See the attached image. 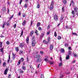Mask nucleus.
I'll return each mask as SVG.
<instances>
[{
  "mask_svg": "<svg viewBox=\"0 0 78 78\" xmlns=\"http://www.w3.org/2000/svg\"><path fill=\"white\" fill-rule=\"evenodd\" d=\"M68 48H69V50H72V49H71V47H69Z\"/></svg>",
  "mask_w": 78,
  "mask_h": 78,
  "instance_id": "64",
  "label": "nucleus"
},
{
  "mask_svg": "<svg viewBox=\"0 0 78 78\" xmlns=\"http://www.w3.org/2000/svg\"><path fill=\"white\" fill-rule=\"evenodd\" d=\"M36 45V40H34L32 43V47H34Z\"/></svg>",
  "mask_w": 78,
  "mask_h": 78,
  "instance_id": "3",
  "label": "nucleus"
},
{
  "mask_svg": "<svg viewBox=\"0 0 78 78\" xmlns=\"http://www.w3.org/2000/svg\"><path fill=\"white\" fill-rule=\"evenodd\" d=\"M35 57L36 59H38V58H41V56L40 55H35Z\"/></svg>",
  "mask_w": 78,
  "mask_h": 78,
  "instance_id": "6",
  "label": "nucleus"
},
{
  "mask_svg": "<svg viewBox=\"0 0 78 78\" xmlns=\"http://www.w3.org/2000/svg\"><path fill=\"white\" fill-rule=\"evenodd\" d=\"M42 61V59H38L36 60L37 62H41Z\"/></svg>",
  "mask_w": 78,
  "mask_h": 78,
  "instance_id": "11",
  "label": "nucleus"
},
{
  "mask_svg": "<svg viewBox=\"0 0 78 78\" xmlns=\"http://www.w3.org/2000/svg\"><path fill=\"white\" fill-rule=\"evenodd\" d=\"M54 36H55V37H56V36H57V33H56V32H55L54 33Z\"/></svg>",
  "mask_w": 78,
  "mask_h": 78,
  "instance_id": "37",
  "label": "nucleus"
},
{
  "mask_svg": "<svg viewBox=\"0 0 78 78\" xmlns=\"http://www.w3.org/2000/svg\"><path fill=\"white\" fill-rule=\"evenodd\" d=\"M23 30H22L21 32V34L20 36V37H22V35H23Z\"/></svg>",
  "mask_w": 78,
  "mask_h": 78,
  "instance_id": "44",
  "label": "nucleus"
},
{
  "mask_svg": "<svg viewBox=\"0 0 78 78\" xmlns=\"http://www.w3.org/2000/svg\"><path fill=\"white\" fill-rule=\"evenodd\" d=\"M70 58V55H67L66 57V59L67 60H68Z\"/></svg>",
  "mask_w": 78,
  "mask_h": 78,
  "instance_id": "15",
  "label": "nucleus"
},
{
  "mask_svg": "<svg viewBox=\"0 0 78 78\" xmlns=\"http://www.w3.org/2000/svg\"><path fill=\"white\" fill-rule=\"evenodd\" d=\"M23 17H26V14H23Z\"/></svg>",
  "mask_w": 78,
  "mask_h": 78,
  "instance_id": "48",
  "label": "nucleus"
},
{
  "mask_svg": "<svg viewBox=\"0 0 78 78\" xmlns=\"http://www.w3.org/2000/svg\"><path fill=\"white\" fill-rule=\"evenodd\" d=\"M5 25H6V22H4V23L3 24V25L2 26V28H4L5 26Z\"/></svg>",
  "mask_w": 78,
  "mask_h": 78,
  "instance_id": "20",
  "label": "nucleus"
},
{
  "mask_svg": "<svg viewBox=\"0 0 78 78\" xmlns=\"http://www.w3.org/2000/svg\"><path fill=\"white\" fill-rule=\"evenodd\" d=\"M74 10L75 12H77V11H78V8H77V7L75 8Z\"/></svg>",
  "mask_w": 78,
  "mask_h": 78,
  "instance_id": "23",
  "label": "nucleus"
},
{
  "mask_svg": "<svg viewBox=\"0 0 78 78\" xmlns=\"http://www.w3.org/2000/svg\"><path fill=\"white\" fill-rule=\"evenodd\" d=\"M58 39L59 40H60V39H61V36H59L58 37Z\"/></svg>",
  "mask_w": 78,
  "mask_h": 78,
  "instance_id": "39",
  "label": "nucleus"
},
{
  "mask_svg": "<svg viewBox=\"0 0 78 78\" xmlns=\"http://www.w3.org/2000/svg\"><path fill=\"white\" fill-rule=\"evenodd\" d=\"M42 35H41V37H43L44 36V33H42Z\"/></svg>",
  "mask_w": 78,
  "mask_h": 78,
  "instance_id": "56",
  "label": "nucleus"
},
{
  "mask_svg": "<svg viewBox=\"0 0 78 78\" xmlns=\"http://www.w3.org/2000/svg\"><path fill=\"white\" fill-rule=\"evenodd\" d=\"M63 2L64 4H66V3H67V1H66V0H63Z\"/></svg>",
  "mask_w": 78,
  "mask_h": 78,
  "instance_id": "29",
  "label": "nucleus"
},
{
  "mask_svg": "<svg viewBox=\"0 0 78 78\" xmlns=\"http://www.w3.org/2000/svg\"><path fill=\"white\" fill-rule=\"evenodd\" d=\"M24 7V8H27V7H28V4H25Z\"/></svg>",
  "mask_w": 78,
  "mask_h": 78,
  "instance_id": "34",
  "label": "nucleus"
},
{
  "mask_svg": "<svg viewBox=\"0 0 78 78\" xmlns=\"http://www.w3.org/2000/svg\"><path fill=\"white\" fill-rule=\"evenodd\" d=\"M6 7H3L2 9V12H6Z\"/></svg>",
  "mask_w": 78,
  "mask_h": 78,
  "instance_id": "8",
  "label": "nucleus"
},
{
  "mask_svg": "<svg viewBox=\"0 0 78 78\" xmlns=\"http://www.w3.org/2000/svg\"><path fill=\"white\" fill-rule=\"evenodd\" d=\"M62 12H64V7H62Z\"/></svg>",
  "mask_w": 78,
  "mask_h": 78,
  "instance_id": "53",
  "label": "nucleus"
},
{
  "mask_svg": "<svg viewBox=\"0 0 78 78\" xmlns=\"http://www.w3.org/2000/svg\"><path fill=\"white\" fill-rule=\"evenodd\" d=\"M14 16V15H12L11 16H10L9 18V20H8V21L7 22V23H8V22H9V21L10 20H11V19L12 17H13V16Z\"/></svg>",
  "mask_w": 78,
  "mask_h": 78,
  "instance_id": "9",
  "label": "nucleus"
},
{
  "mask_svg": "<svg viewBox=\"0 0 78 78\" xmlns=\"http://www.w3.org/2000/svg\"><path fill=\"white\" fill-rule=\"evenodd\" d=\"M6 62H3V67H5L6 66Z\"/></svg>",
  "mask_w": 78,
  "mask_h": 78,
  "instance_id": "25",
  "label": "nucleus"
},
{
  "mask_svg": "<svg viewBox=\"0 0 78 78\" xmlns=\"http://www.w3.org/2000/svg\"><path fill=\"white\" fill-rule=\"evenodd\" d=\"M72 34H73V35H75V36H78L77 34H76L75 33H72Z\"/></svg>",
  "mask_w": 78,
  "mask_h": 78,
  "instance_id": "31",
  "label": "nucleus"
},
{
  "mask_svg": "<svg viewBox=\"0 0 78 78\" xmlns=\"http://www.w3.org/2000/svg\"><path fill=\"white\" fill-rule=\"evenodd\" d=\"M22 69H23V70H25L26 69V67L25 66H22Z\"/></svg>",
  "mask_w": 78,
  "mask_h": 78,
  "instance_id": "26",
  "label": "nucleus"
},
{
  "mask_svg": "<svg viewBox=\"0 0 78 78\" xmlns=\"http://www.w3.org/2000/svg\"><path fill=\"white\" fill-rule=\"evenodd\" d=\"M53 48V45L52 44H51L50 45V50H52Z\"/></svg>",
  "mask_w": 78,
  "mask_h": 78,
  "instance_id": "10",
  "label": "nucleus"
},
{
  "mask_svg": "<svg viewBox=\"0 0 78 78\" xmlns=\"http://www.w3.org/2000/svg\"><path fill=\"white\" fill-rule=\"evenodd\" d=\"M24 60V58H22L20 60H19V61H20L21 62H23Z\"/></svg>",
  "mask_w": 78,
  "mask_h": 78,
  "instance_id": "18",
  "label": "nucleus"
},
{
  "mask_svg": "<svg viewBox=\"0 0 78 78\" xmlns=\"http://www.w3.org/2000/svg\"><path fill=\"white\" fill-rule=\"evenodd\" d=\"M63 77V75H60V78H62Z\"/></svg>",
  "mask_w": 78,
  "mask_h": 78,
  "instance_id": "55",
  "label": "nucleus"
},
{
  "mask_svg": "<svg viewBox=\"0 0 78 78\" xmlns=\"http://www.w3.org/2000/svg\"><path fill=\"white\" fill-rule=\"evenodd\" d=\"M40 53H41V55H43V54H44V52L43 51H41L40 52Z\"/></svg>",
  "mask_w": 78,
  "mask_h": 78,
  "instance_id": "59",
  "label": "nucleus"
},
{
  "mask_svg": "<svg viewBox=\"0 0 78 78\" xmlns=\"http://www.w3.org/2000/svg\"><path fill=\"white\" fill-rule=\"evenodd\" d=\"M1 52H2V53H3V48H1L0 49Z\"/></svg>",
  "mask_w": 78,
  "mask_h": 78,
  "instance_id": "27",
  "label": "nucleus"
},
{
  "mask_svg": "<svg viewBox=\"0 0 78 78\" xmlns=\"http://www.w3.org/2000/svg\"><path fill=\"white\" fill-rule=\"evenodd\" d=\"M40 25H41V23L38 22L37 23V27H39V26H40Z\"/></svg>",
  "mask_w": 78,
  "mask_h": 78,
  "instance_id": "17",
  "label": "nucleus"
},
{
  "mask_svg": "<svg viewBox=\"0 0 78 78\" xmlns=\"http://www.w3.org/2000/svg\"><path fill=\"white\" fill-rule=\"evenodd\" d=\"M37 8H39L40 7V5L39 4H38L37 6Z\"/></svg>",
  "mask_w": 78,
  "mask_h": 78,
  "instance_id": "45",
  "label": "nucleus"
},
{
  "mask_svg": "<svg viewBox=\"0 0 78 78\" xmlns=\"http://www.w3.org/2000/svg\"><path fill=\"white\" fill-rule=\"evenodd\" d=\"M59 66H62V63H60L59 64Z\"/></svg>",
  "mask_w": 78,
  "mask_h": 78,
  "instance_id": "52",
  "label": "nucleus"
},
{
  "mask_svg": "<svg viewBox=\"0 0 78 78\" xmlns=\"http://www.w3.org/2000/svg\"><path fill=\"white\" fill-rule=\"evenodd\" d=\"M8 70H9V69L8 68H7L4 72V75H7V73H8Z\"/></svg>",
  "mask_w": 78,
  "mask_h": 78,
  "instance_id": "5",
  "label": "nucleus"
},
{
  "mask_svg": "<svg viewBox=\"0 0 78 78\" xmlns=\"http://www.w3.org/2000/svg\"><path fill=\"white\" fill-rule=\"evenodd\" d=\"M25 45V43H23L20 44L19 46L21 48H23V47H24Z\"/></svg>",
  "mask_w": 78,
  "mask_h": 78,
  "instance_id": "4",
  "label": "nucleus"
},
{
  "mask_svg": "<svg viewBox=\"0 0 78 78\" xmlns=\"http://www.w3.org/2000/svg\"><path fill=\"white\" fill-rule=\"evenodd\" d=\"M27 62H28V61H29V59H28V56L27 57Z\"/></svg>",
  "mask_w": 78,
  "mask_h": 78,
  "instance_id": "62",
  "label": "nucleus"
},
{
  "mask_svg": "<svg viewBox=\"0 0 78 78\" xmlns=\"http://www.w3.org/2000/svg\"><path fill=\"white\" fill-rule=\"evenodd\" d=\"M64 45L65 47H68V45H69V44H68V43H66Z\"/></svg>",
  "mask_w": 78,
  "mask_h": 78,
  "instance_id": "42",
  "label": "nucleus"
},
{
  "mask_svg": "<svg viewBox=\"0 0 78 78\" xmlns=\"http://www.w3.org/2000/svg\"><path fill=\"white\" fill-rule=\"evenodd\" d=\"M50 33V31H49L47 33V35H49V34Z\"/></svg>",
  "mask_w": 78,
  "mask_h": 78,
  "instance_id": "60",
  "label": "nucleus"
},
{
  "mask_svg": "<svg viewBox=\"0 0 78 78\" xmlns=\"http://www.w3.org/2000/svg\"><path fill=\"white\" fill-rule=\"evenodd\" d=\"M21 15V13H20V12L19 14H18V16H19Z\"/></svg>",
  "mask_w": 78,
  "mask_h": 78,
  "instance_id": "57",
  "label": "nucleus"
},
{
  "mask_svg": "<svg viewBox=\"0 0 78 78\" xmlns=\"http://www.w3.org/2000/svg\"><path fill=\"white\" fill-rule=\"evenodd\" d=\"M6 44H7V45H9V44H10V42H9L8 41H7Z\"/></svg>",
  "mask_w": 78,
  "mask_h": 78,
  "instance_id": "36",
  "label": "nucleus"
},
{
  "mask_svg": "<svg viewBox=\"0 0 78 78\" xmlns=\"http://www.w3.org/2000/svg\"><path fill=\"white\" fill-rule=\"evenodd\" d=\"M35 33L36 34H37V33H38V31H37V30H36L35 31Z\"/></svg>",
  "mask_w": 78,
  "mask_h": 78,
  "instance_id": "41",
  "label": "nucleus"
},
{
  "mask_svg": "<svg viewBox=\"0 0 78 78\" xmlns=\"http://www.w3.org/2000/svg\"><path fill=\"white\" fill-rule=\"evenodd\" d=\"M41 78H44V75H43V74L41 75Z\"/></svg>",
  "mask_w": 78,
  "mask_h": 78,
  "instance_id": "46",
  "label": "nucleus"
},
{
  "mask_svg": "<svg viewBox=\"0 0 78 78\" xmlns=\"http://www.w3.org/2000/svg\"><path fill=\"white\" fill-rule=\"evenodd\" d=\"M74 57H76H76H77L78 56V55H77L75 54L74 55Z\"/></svg>",
  "mask_w": 78,
  "mask_h": 78,
  "instance_id": "54",
  "label": "nucleus"
},
{
  "mask_svg": "<svg viewBox=\"0 0 78 78\" xmlns=\"http://www.w3.org/2000/svg\"><path fill=\"white\" fill-rule=\"evenodd\" d=\"M13 27L14 28H16V24H15L14 25Z\"/></svg>",
  "mask_w": 78,
  "mask_h": 78,
  "instance_id": "49",
  "label": "nucleus"
},
{
  "mask_svg": "<svg viewBox=\"0 0 78 78\" xmlns=\"http://www.w3.org/2000/svg\"><path fill=\"white\" fill-rule=\"evenodd\" d=\"M38 30L39 31H41L42 30V28L41 27H39L38 28Z\"/></svg>",
  "mask_w": 78,
  "mask_h": 78,
  "instance_id": "33",
  "label": "nucleus"
},
{
  "mask_svg": "<svg viewBox=\"0 0 78 78\" xmlns=\"http://www.w3.org/2000/svg\"><path fill=\"white\" fill-rule=\"evenodd\" d=\"M63 20V17L62 16L61 18H60V21H62V20Z\"/></svg>",
  "mask_w": 78,
  "mask_h": 78,
  "instance_id": "50",
  "label": "nucleus"
},
{
  "mask_svg": "<svg viewBox=\"0 0 78 78\" xmlns=\"http://www.w3.org/2000/svg\"><path fill=\"white\" fill-rule=\"evenodd\" d=\"M49 63L51 65H52L53 64V62H51L50 60H49Z\"/></svg>",
  "mask_w": 78,
  "mask_h": 78,
  "instance_id": "30",
  "label": "nucleus"
},
{
  "mask_svg": "<svg viewBox=\"0 0 78 78\" xmlns=\"http://www.w3.org/2000/svg\"><path fill=\"white\" fill-rule=\"evenodd\" d=\"M20 62H21L20 61V60L19 61V62L17 64V66H19V65H20Z\"/></svg>",
  "mask_w": 78,
  "mask_h": 78,
  "instance_id": "35",
  "label": "nucleus"
},
{
  "mask_svg": "<svg viewBox=\"0 0 78 78\" xmlns=\"http://www.w3.org/2000/svg\"><path fill=\"white\" fill-rule=\"evenodd\" d=\"M29 41V37H27V39H26V42H27V44H28V43Z\"/></svg>",
  "mask_w": 78,
  "mask_h": 78,
  "instance_id": "19",
  "label": "nucleus"
},
{
  "mask_svg": "<svg viewBox=\"0 0 78 78\" xmlns=\"http://www.w3.org/2000/svg\"><path fill=\"white\" fill-rule=\"evenodd\" d=\"M26 23V20H24V21L23 23V25H25V24Z\"/></svg>",
  "mask_w": 78,
  "mask_h": 78,
  "instance_id": "22",
  "label": "nucleus"
},
{
  "mask_svg": "<svg viewBox=\"0 0 78 78\" xmlns=\"http://www.w3.org/2000/svg\"><path fill=\"white\" fill-rule=\"evenodd\" d=\"M44 61H45L46 62H50V60H48V59L47 58H46L44 60Z\"/></svg>",
  "mask_w": 78,
  "mask_h": 78,
  "instance_id": "12",
  "label": "nucleus"
},
{
  "mask_svg": "<svg viewBox=\"0 0 78 78\" xmlns=\"http://www.w3.org/2000/svg\"><path fill=\"white\" fill-rule=\"evenodd\" d=\"M34 71V69L32 68H31V72H33Z\"/></svg>",
  "mask_w": 78,
  "mask_h": 78,
  "instance_id": "38",
  "label": "nucleus"
},
{
  "mask_svg": "<svg viewBox=\"0 0 78 78\" xmlns=\"http://www.w3.org/2000/svg\"><path fill=\"white\" fill-rule=\"evenodd\" d=\"M20 73H23V71L21 69H20Z\"/></svg>",
  "mask_w": 78,
  "mask_h": 78,
  "instance_id": "21",
  "label": "nucleus"
},
{
  "mask_svg": "<svg viewBox=\"0 0 78 78\" xmlns=\"http://www.w3.org/2000/svg\"><path fill=\"white\" fill-rule=\"evenodd\" d=\"M54 5V1H51V5L50 6V9L51 10H52L53 8V5Z\"/></svg>",
  "mask_w": 78,
  "mask_h": 78,
  "instance_id": "1",
  "label": "nucleus"
},
{
  "mask_svg": "<svg viewBox=\"0 0 78 78\" xmlns=\"http://www.w3.org/2000/svg\"><path fill=\"white\" fill-rule=\"evenodd\" d=\"M50 42V37H49L48 39V42L49 43Z\"/></svg>",
  "mask_w": 78,
  "mask_h": 78,
  "instance_id": "24",
  "label": "nucleus"
},
{
  "mask_svg": "<svg viewBox=\"0 0 78 78\" xmlns=\"http://www.w3.org/2000/svg\"><path fill=\"white\" fill-rule=\"evenodd\" d=\"M68 53L69 54V55H72V52H71V51L70 50L68 52Z\"/></svg>",
  "mask_w": 78,
  "mask_h": 78,
  "instance_id": "28",
  "label": "nucleus"
},
{
  "mask_svg": "<svg viewBox=\"0 0 78 78\" xmlns=\"http://www.w3.org/2000/svg\"><path fill=\"white\" fill-rule=\"evenodd\" d=\"M10 55H9V59L8 60V63L9 62V60H10Z\"/></svg>",
  "mask_w": 78,
  "mask_h": 78,
  "instance_id": "32",
  "label": "nucleus"
},
{
  "mask_svg": "<svg viewBox=\"0 0 78 78\" xmlns=\"http://www.w3.org/2000/svg\"><path fill=\"white\" fill-rule=\"evenodd\" d=\"M15 50L17 52H18V51H19V47H16L15 48Z\"/></svg>",
  "mask_w": 78,
  "mask_h": 78,
  "instance_id": "14",
  "label": "nucleus"
},
{
  "mask_svg": "<svg viewBox=\"0 0 78 78\" xmlns=\"http://www.w3.org/2000/svg\"><path fill=\"white\" fill-rule=\"evenodd\" d=\"M13 56L12 57L13 59H14L15 58V57L16 56V55H13Z\"/></svg>",
  "mask_w": 78,
  "mask_h": 78,
  "instance_id": "43",
  "label": "nucleus"
},
{
  "mask_svg": "<svg viewBox=\"0 0 78 78\" xmlns=\"http://www.w3.org/2000/svg\"><path fill=\"white\" fill-rule=\"evenodd\" d=\"M54 19L55 21H58V15L55 14L54 16Z\"/></svg>",
  "mask_w": 78,
  "mask_h": 78,
  "instance_id": "2",
  "label": "nucleus"
},
{
  "mask_svg": "<svg viewBox=\"0 0 78 78\" xmlns=\"http://www.w3.org/2000/svg\"><path fill=\"white\" fill-rule=\"evenodd\" d=\"M22 0H20V5H21V3H22Z\"/></svg>",
  "mask_w": 78,
  "mask_h": 78,
  "instance_id": "61",
  "label": "nucleus"
},
{
  "mask_svg": "<svg viewBox=\"0 0 78 78\" xmlns=\"http://www.w3.org/2000/svg\"><path fill=\"white\" fill-rule=\"evenodd\" d=\"M60 51L62 53H64L65 52V50L64 48H62L60 50Z\"/></svg>",
  "mask_w": 78,
  "mask_h": 78,
  "instance_id": "13",
  "label": "nucleus"
},
{
  "mask_svg": "<svg viewBox=\"0 0 78 78\" xmlns=\"http://www.w3.org/2000/svg\"><path fill=\"white\" fill-rule=\"evenodd\" d=\"M11 75L10 74H9L8 76V78H11Z\"/></svg>",
  "mask_w": 78,
  "mask_h": 78,
  "instance_id": "47",
  "label": "nucleus"
},
{
  "mask_svg": "<svg viewBox=\"0 0 78 78\" xmlns=\"http://www.w3.org/2000/svg\"><path fill=\"white\" fill-rule=\"evenodd\" d=\"M23 53V51H20V54H22Z\"/></svg>",
  "mask_w": 78,
  "mask_h": 78,
  "instance_id": "58",
  "label": "nucleus"
},
{
  "mask_svg": "<svg viewBox=\"0 0 78 78\" xmlns=\"http://www.w3.org/2000/svg\"><path fill=\"white\" fill-rule=\"evenodd\" d=\"M71 3H72L73 5H74V2H73V1L72 0L71 1Z\"/></svg>",
  "mask_w": 78,
  "mask_h": 78,
  "instance_id": "40",
  "label": "nucleus"
},
{
  "mask_svg": "<svg viewBox=\"0 0 78 78\" xmlns=\"http://www.w3.org/2000/svg\"><path fill=\"white\" fill-rule=\"evenodd\" d=\"M71 13L72 14H73V15L71 16V18H72V17H74V16H75V12L74 11H72V12H71Z\"/></svg>",
  "mask_w": 78,
  "mask_h": 78,
  "instance_id": "7",
  "label": "nucleus"
},
{
  "mask_svg": "<svg viewBox=\"0 0 78 78\" xmlns=\"http://www.w3.org/2000/svg\"><path fill=\"white\" fill-rule=\"evenodd\" d=\"M33 25V21H31L30 22V25Z\"/></svg>",
  "mask_w": 78,
  "mask_h": 78,
  "instance_id": "63",
  "label": "nucleus"
},
{
  "mask_svg": "<svg viewBox=\"0 0 78 78\" xmlns=\"http://www.w3.org/2000/svg\"><path fill=\"white\" fill-rule=\"evenodd\" d=\"M34 33V32H33V31H31L30 33V36H33V35Z\"/></svg>",
  "mask_w": 78,
  "mask_h": 78,
  "instance_id": "16",
  "label": "nucleus"
},
{
  "mask_svg": "<svg viewBox=\"0 0 78 78\" xmlns=\"http://www.w3.org/2000/svg\"><path fill=\"white\" fill-rule=\"evenodd\" d=\"M50 24H49L48 26V29H49L50 28Z\"/></svg>",
  "mask_w": 78,
  "mask_h": 78,
  "instance_id": "51",
  "label": "nucleus"
}]
</instances>
